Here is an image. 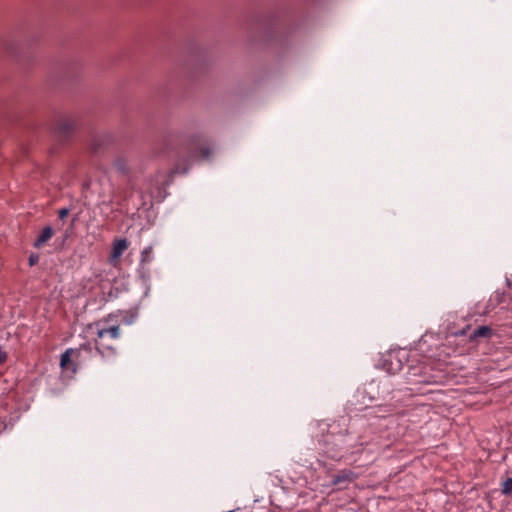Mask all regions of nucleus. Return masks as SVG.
I'll use <instances>...</instances> for the list:
<instances>
[{
	"label": "nucleus",
	"instance_id": "17",
	"mask_svg": "<svg viewBox=\"0 0 512 512\" xmlns=\"http://www.w3.org/2000/svg\"><path fill=\"white\" fill-rule=\"evenodd\" d=\"M7 358H8V356H7L6 351H4L2 349V347L0 346V364H4L7 361Z\"/></svg>",
	"mask_w": 512,
	"mask_h": 512
},
{
	"label": "nucleus",
	"instance_id": "3",
	"mask_svg": "<svg viewBox=\"0 0 512 512\" xmlns=\"http://www.w3.org/2000/svg\"><path fill=\"white\" fill-rule=\"evenodd\" d=\"M357 479V474L354 473L351 470L344 469L339 471L336 475L332 478V485L338 486V489H344L346 486H342V484H349L352 483Z\"/></svg>",
	"mask_w": 512,
	"mask_h": 512
},
{
	"label": "nucleus",
	"instance_id": "10",
	"mask_svg": "<svg viewBox=\"0 0 512 512\" xmlns=\"http://www.w3.org/2000/svg\"><path fill=\"white\" fill-rule=\"evenodd\" d=\"M502 493L506 496H512V478H507L504 481Z\"/></svg>",
	"mask_w": 512,
	"mask_h": 512
},
{
	"label": "nucleus",
	"instance_id": "14",
	"mask_svg": "<svg viewBox=\"0 0 512 512\" xmlns=\"http://www.w3.org/2000/svg\"><path fill=\"white\" fill-rule=\"evenodd\" d=\"M79 351L81 352L82 350L86 351L88 354H90L92 352V346L89 342L87 343H84V344H81L80 347L78 348Z\"/></svg>",
	"mask_w": 512,
	"mask_h": 512
},
{
	"label": "nucleus",
	"instance_id": "8",
	"mask_svg": "<svg viewBox=\"0 0 512 512\" xmlns=\"http://www.w3.org/2000/svg\"><path fill=\"white\" fill-rule=\"evenodd\" d=\"M395 407L392 404H386L378 407V411L373 413L376 417L386 418L394 413Z\"/></svg>",
	"mask_w": 512,
	"mask_h": 512
},
{
	"label": "nucleus",
	"instance_id": "4",
	"mask_svg": "<svg viewBox=\"0 0 512 512\" xmlns=\"http://www.w3.org/2000/svg\"><path fill=\"white\" fill-rule=\"evenodd\" d=\"M72 358H74L75 360H79L80 359V351H79V349H72V348L67 349L61 355L60 367L62 369H69L70 366H72V371L75 372L76 371V367H75V365L72 362Z\"/></svg>",
	"mask_w": 512,
	"mask_h": 512
},
{
	"label": "nucleus",
	"instance_id": "9",
	"mask_svg": "<svg viewBox=\"0 0 512 512\" xmlns=\"http://www.w3.org/2000/svg\"><path fill=\"white\" fill-rule=\"evenodd\" d=\"M113 166L119 173L123 175H127L129 173V168L124 158H117L114 161Z\"/></svg>",
	"mask_w": 512,
	"mask_h": 512
},
{
	"label": "nucleus",
	"instance_id": "13",
	"mask_svg": "<svg viewBox=\"0 0 512 512\" xmlns=\"http://www.w3.org/2000/svg\"><path fill=\"white\" fill-rule=\"evenodd\" d=\"M90 148L93 152H98L101 148V143L98 139H93L90 145Z\"/></svg>",
	"mask_w": 512,
	"mask_h": 512
},
{
	"label": "nucleus",
	"instance_id": "5",
	"mask_svg": "<svg viewBox=\"0 0 512 512\" xmlns=\"http://www.w3.org/2000/svg\"><path fill=\"white\" fill-rule=\"evenodd\" d=\"M129 243L126 238H119L113 241L109 260L111 263L118 260L123 252L128 248Z\"/></svg>",
	"mask_w": 512,
	"mask_h": 512
},
{
	"label": "nucleus",
	"instance_id": "1",
	"mask_svg": "<svg viewBox=\"0 0 512 512\" xmlns=\"http://www.w3.org/2000/svg\"><path fill=\"white\" fill-rule=\"evenodd\" d=\"M113 315L109 314L107 317L87 325V329H92L93 327L97 328V339H95V348L101 354L104 355L105 350L113 352V348L103 342L105 337H109L111 339H118L120 336V327L119 325H111L109 327H100V325L107 324L112 320Z\"/></svg>",
	"mask_w": 512,
	"mask_h": 512
},
{
	"label": "nucleus",
	"instance_id": "6",
	"mask_svg": "<svg viewBox=\"0 0 512 512\" xmlns=\"http://www.w3.org/2000/svg\"><path fill=\"white\" fill-rule=\"evenodd\" d=\"M53 229L50 226H46L41 231L40 235L37 237V239L34 242L35 248H41L52 236H53Z\"/></svg>",
	"mask_w": 512,
	"mask_h": 512
},
{
	"label": "nucleus",
	"instance_id": "16",
	"mask_svg": "<svg viewBox=\"0 0 512 512\" xmlns=\"http://www.w3.org/2000/svg\"><path fill=\"white\" fill-rule=\"evenodd\" d=\"M200 154L203 158L207 159V158H209V156L211 154V150L207 147L201 148Z\"/></svg>",
	"mask_w": 512,
	"mask_h": 512
},
{
	"label": "nucleus",
	"instance_id": "12",
	"mask_svg": "<svg viewBox=\"0 0 512 512\" xmlns=\"http://www.w3.org/2000/svg\"><path fill=\"white\" fill-rule=\"evenodd\" d=\"M39 261V255L36 254V253H31L29 258H28V263L30 266H34L38 263Z\"/></svg>",
	"mask_w": 512,
	"mask_h": 512
},
{
	"label": "nucleus",
	"instance_id": "15",
	"mask_svg": "<svg viewBox=\"0 0 512 512\" xmlns=\"http://www.w3.org/2000/svg\"><path fill=\"white\" fill-rule=\"evenodd\" d=\"M69 209L68 208H62L58 211V216L60 219H64L69 215Z\"/></svg>",
	"mask_w": 512,
	"mask_h": 512
},
{
	"label": "nucleus",
	"instance_id": "11",
	"mask_svg": "<svg viewBox=\"0 0 512 512\" xmlns=\"http://www.w3.org/2000/svg\"><path fill=\"white\" fill-rule=\"evenodd\" d=\"M152 253V247L151 246H148L146 247L142 252H141V263L144 264V263H147L150 261V255Z\"/></svg>",
	"mask_w": 512,
	"mask_h": 512
},
{
	"label": "nucleus",
	"instance_id": "18",
	"mask_svg": "<svg viewBox=\"0 0 512 512\" xmlns=\"http://www.w3.org/2000/svg\"><path fill=\"white\" fill-rule=\"evenodd\" d=\"M396 414H397V415H400V416H403V415H404V412H397Z\"/></svg>",
	"mask_w": 512,
	"mask_h": 512
},
{
	"label": "nucleus",
	"instance_id": "7",
	"mask_svg": "<svg viewBox=\"0 0 512 512\" xmlns=\"http://www.w3.org/2000/svg\"><path fill=\"white\" fill-rule=\"evenodd\" d=\"M493 334L492 329L489 326H479L470 335V339H476L478 337L490 338Z\"/></svg>",
	"mask_w": 512,
	"mask_h": 512
},
{
	"label": "nucleus",
	"instance_id": "2",
	"mask_svg": "<svg viewBox=\"0 0 512 512\" xmlns=\"http://www.w3.org/2000/svg\"><path fill=\"white\" fill-rule=\"evenodd\" d=\"M76 128V122L73 118L70 117H61L55 124V134L61 138H68Z\"/></svg>",
	"mask_w": 512,
	"mask_h": 512
}]
</instances>
